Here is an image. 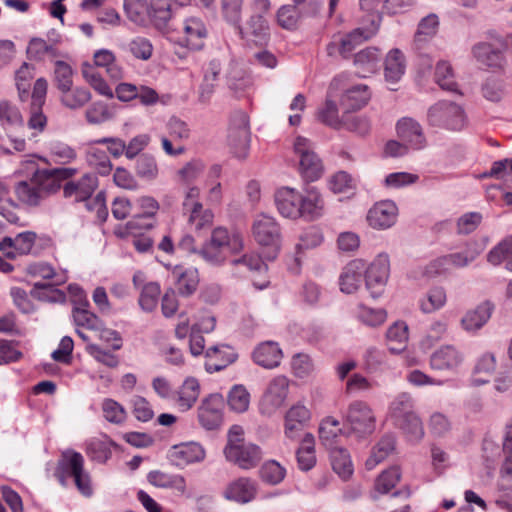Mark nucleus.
Segmentation results:
<instances>
[{"instance_id":"obj_62","label":"nucleus","mask_w":512,"mask_h":512,"mask_svg":"<svg viewBox=\"0 0 512 512\" xmlns=\"http://www.w3.org/2000/svg\"><path fill=\"white\" fill-rule=\"evenodd\" d=\"M401 473L399 467L393 466L383 471L375 481V492L386 494L400 481Z\"/></svg>"},{"instance_id":"obj_37","label":"nucleus","mask_w":512,"mask_h":512,"mask_svg":"<svg viewBox=\"0 0 512 512\" xmlns=\"http://www.w3.org/2000/svg\"><path fill=\"white\" fill-rule=\"evenodd\" d=\"M370 99V92L367 85L359 84L349 88L341 98V105L348 111L359 110L364 107Z\"/></svg>"},{"instance_id":"obj_4","label":"nucleus","mask_w":512,"mask_h":512,"mask_svg":"<svg viewBox=\"0 0 512 512\" xmlns=\"http://www.w3.org/2000/svg\"><path fill=\"white\" fill-rule=\"evenodd\" d=\"M427 122L432 127L461 131L467 126L468 120L462 106L455 102L442 100L428 109Z\"/></svg>"},{"instance_id":"obj_41","label":"nucleus","mask_w":512,"mask_h":512,"mask_svg":"<svg viewBox=\"0 0 512 512\" xmlns=\"http://www.w3.org/2000/svg\"><path fill=\"white\" fill-rule=\"evenodd\" d=\"M117 444L107 436L102 438H92L87 443L86 453L98 463H105L112 455L111 448Z\"/></svg>"},{"instance_id":"obj_63","label":"nucleus","mask_w":512,"mask_h":512,"mask_svg":"<svg viewBox=\"0 0 512 512\" xmlns=\"http://www.w3.org/2000/svg\"><path fill=\"white\" fill-rule=\"evenodd\" d=\"M73 70L71 66L61 60L55 62L54 68V83L57 89L61 92L63 90H69L73 86Z\"/></svg>"},{"instance_id":"obj_8","label":"nucleus","mask_w":512,"mask_h":512,"mask_svg":"<svg viewBox=\"0 0 512 512\" xmlns=\"http://www.w3.org/2000/svg\"><path fill=\"white\" fill-rule=\"evenodd\" d=\"M294 151L300 157L299 171L307 182L318 180L324 171L323 164L313 151L311 142L305 137H297L294 142Z\"/></svg>"},{"instance_id":"obj_51","label":"nucleus","mask_w":512,"mask_h":512,"mask_svg":"<svg viewBox=\"0 0 512 512\" xmlns=\"http://www.w3.org/2000/svg\"><path fill=\"white\" fill-rule=\"evenodd\" d=\"M91 93L83 87L70 88L61 91L60 101L65 107L76 110L85 106L91 100Z\"/></svg>"},{"instance_id":"obj_25","label":"nucleus","mask_w":512,"mask_h":512,"mask_svg":"<svg viewBox=\"0 0 512 512\" xmlns=\"http://www.w3.org/2000/svg\"><path fill=\"white\" fill-rule=\"evenodd\" d=\"M169 457L177 466L200 462L205 458V450L196 442L181 443L172 447Z\"/></svg>"},{"instance_id":"obj_17","label":"nucleus","mask_w":512,"mask_h":512,"mask_svg":"<svg viewBox=\"0 0 512 512\" xmlns=\"http://www.w3.org/2000/svg\"><path fill=\"white\" fill-rule=\"evenodd\" d=\"M208 31L204 22L198 17H189L183 23V36L179 44L190 50L199 51L204 48Z\"/></svg>"},{"instance_id":"obj_36","label":"nucleus","mask_w":512,"mask_h":512,"mask_svg":"<svg viewBox=\"0 0 512 512\" xmlns=\"http://www.w3.org/2000/svg\"><path fill=\"white\" fill-rule=\"evenodd\" d=\"M221 72V63L213 59L205 69L203 81L199 87V100L203 103L209 101L215 91L217 80Z\"/></svg>"},{"instance_id":"obj_50","label":"nucleus","mask_w":512,"mask_h":512,"mask_svg":"<svg viewBox=\"0 0 512 512\" xmlns=\"http://www.w3.org/2000/svg\"><path fill=\"white\" fill-rule=\"evenodd\" d=\"M395 449V437L393 435H385L374 447L371 456L366 460L365 466L368 470H372Z\"/></svg>"},{"instance_id":"obj_18","label":"nucleus","mask_w":512,"mask_h":512,"mask_svg":"<svg viewBox=\"0 0 512 512\" xmlns=\"http://www.w3.org/2000/svg\"><path fill=\"white\" fill-rule=\"evenodd\" d=\"M36 238V233L32 231L19 233L14 238L6 236L0 242V251L8 259L30 254Z\"/></svg>"},{"instance_id":"obj_29","label":"nucleus","mask_w":512,"mask_h":512,"mask_svg":"<svg viewBox=\"0 0 512 512\" xmlns=\"http://www.w3.org/2000/svg\"><path fill=\"white\" fill-rule=\"evenodd\" d=\"M173 15L172 0H150L149 23L157 30L166 31Z\"/></svg>"},{"instance_id":"obj_46","label":"nucleus","mask_w":512,"mask_h":512,"mask_svg":"<svg viewBox=\"0 0 512 512\" xmlns=\"http://www.w3.org/2000/svg\"><path fill=\"white\" fill-rule=\"evenodd\" d=\"M124 11L127 18L136 25L149 24V4L146 0H124Z\"/></svg>"},{"instance_id":"obj_15","label":"nucleus","mask_w":512,"mask_h":512,"mask_svg":"<svg viewBox=\"0 0 512 512\" xmlns=\"http://www.w3.org/2000/svg\"><path fill=\"white\" fill-rule=\"evenodd\" d=\"M224 454L228 461L245 470L256 467L262 459L260 447L252 443L225 446Z\"/></svg>"},{"instance_id":"obj_7","label":"nucleus","mask_w":512,"mask_h":512,"mask_svg":"<svg viewBox=\"0 0 512 512\" xmlns=\"http://www.w3.org/2000/svg\"><path fill=\"white\" fill-rule=\"evenodd\" d=\"M228 144L235 157L244 159L250 146V129L248 115L242 111L235 112L230 120Z\"/></svg>"},{"instance_id":"obj_27","label":"nucleus","mask_w":512,"mask_h":512,"mask_svg":"<svg viewBox=\"0 0 512 512\" xmlns=\"http://www.w3.org/2000/svg\"><path fill=\"white\" fill-rule=\"evenodd\" d=\"M90 303L87 299L74 301L72 308V319L76 327H83L88 330H101L103 326L102 320L92 311H90Z\"/></svg>"},{"instance_id":"obj_61","label":"nucleus","mask_w":512,"mask_h":512,"mask_svg":"<svg viewBox=\"0 0 512 512\" xmlns=\"http://www.w3.org/2000/svg\"><path fill=\"white\" fill-rule=\"evenodd\" d=\"M33 76V67L26 62L15 73L16 87L21 101H26L29 98L30 81Z\"/></svg>"},{"instance_id":"obj_53","label":"nucleus","mask_w":512,"mask_h":512,"mask_svg":"<svg viewBox=\"0 0 512 512\" xmlns=\"http://www.w3.org/2000/svg\"><path fill=\"white\" fill-rule=\"evenodd\" d=\"M148 481L160 488H174L180 492L186 489V483L181 475H170L161 471H151L148 474Z\"/></svg>"},{"instance_id":"obj_59","label":"nucleus","mask_w":512,"mask_h":512,"mask_svg":"<svg viewBox=\"0 0 512 512\" xmlns=\"http://www.w3.org/2000/svg\"><path fill=\"white\" fill-rule=\"evenodd\" d=\"M435 81L443 89L457 92L452 66L447 61H439L435 69Z\"/></svg>"},{"instance_id":"obj_52","label":"nucleus","mask_w":512,"mask_h":512,"mask_svg":"<svg viewBox=\"0 0 512 512\" xmlns=\"http://www.w3.org/2000/svg\"><path fill=\"white\" fill-rule=\"evenodd\" d=\"M134 170L139 178L146 181L155 180L159 173L155 157L148 153H143L136 158Z\"/></svg>"},{"instance_id":"obj_49","label":"nucleus","mask_w":512,"mask_h":512,"mask_svg":"<svg viewBox=\"0 0 512 512\" xmlns=\"http://www.w3.org/2000/svg\"><path fill=\"white\" fill-rule=\"evenodd\" d=\"M410 441H420L424 436L423 424L419 416L413 412L394 421Z\"/></svg>"},{"instance_id":"obj_58","label":"nucleus","mask_w":512,"mask_h":512,"mask_svg":"<svg viewBox=\"0 0 512 512\" xmlns=\"http://www.w3.org/2000/svg\"><path fill=\"white\" fill-rule=\"evenodd\" d=\"M414 402L409 393L398 394L391 402L389 411L393 421L405 417L414 412Z\"/></svg>"},{"instance_id":"obj_43","label":"nucleus","mask_w":512,"mask_h":512,"mask_svg":"<svg viewBox=\"0 0 512 512\" xmlns=\"http://www.w3.org/2000/svg\"><path fill=\"white\" fill-rule=\"evenodd\" d=\"M303 18L302 10L296 5H283L276 13L277 24L285 30L295 31Z\"/></svg>"},{"instance_id":"obj_32","label":"nucleus","mask_w":512,"mask_h":512,"mask_svg":"<svg viewBox=\"0 0 512 512\" xmlns=\"http://www.w3.org/2000/svg\"><path fill=\"white\" fill-rule=\"evenodd\" d=\"M462 361V355L451 345H446L435 351L430 358V365L435 370H452Z\"/></svg>"},{"instance_id":"obj_3","label":"nucleus","mask_w":512,"mask_h":512,"mask_svg":"<svg viewBox=\"0 0 512 512\" xmlns=\"http://www.w3.org/2000/svg\"><path fill=\"white\" fill-rule=\"evenodd\" d=\"M56 476L62 485H65L67 478L72 477L78 491L85 497L93 494L90 475L84 471V458L78 452L63 453L62 459L58 462Z\"/></svg>"},{"instance_id":"obj_55","label":"nucleus","mask_w":512,"mask_h":512,"mask_svg":"<svg viewBox=\"0 0 512 512\" xmlns=\"http://www.w3.org/2000/svg\"><path fill=\"white\" fill-rule=\"evenodd\" d=\"M160 293V285L157 282H148L144 284L141 288L138 299L141 309L148 313L154 311L157 307Z\"/></svg>"},{"instance_id":"obj_23","label":"nucleus","mask_w":512,"mask_h":512,"mask_svg":"<svg viewBox=\"0 0 512 512\" xmlns=\"http://www.w3.org/2000/svg\"><path fill=\"white\" fill-rule=\"evenodd\" d=\"M324 200L320 192L312 187L306 190L305 194H301V201L299 204L298 218H303L308 221H313L323 215Z\"/></svg>"},{"instance_id":"obj_31","label":"nucleus","mask_w":512,"mask_h":512,"mask_svg":"<svg viewBox=\"0 0 512 512\" xmlns=\"http://www.w3.org/2000/svg\"><path fill=\"white\" fill-rule=\"evenodd\" d=\"M439 25V18L435 13H430L419 21L413 40L417 50L423 49L436 36Z\"/></svg>"},{"instance_id":"obj_45","label":"nucleus","mask_w":512,"mask_h":512,"mask_svg":"<svg viewBox=\"0 0 512 512\" xmlns=\"http://www.w3.org/2000/svg\"><path fill=\"white\" fill-rule=\"evenodd\" d=\"M482 252L480 245L471 241L466 244V248L462 252L451 253L445 255L449 269L451 267L462 268L473 262Z\"/></svg>"},{"instance_id":"obj_13","label":"nucleus","mask_w":512,"mask_h":512,"mask_svg":"<svg viewBox=\"0 0 512 512\" xmlns=\"http://www.w3.org/2000/svg\"><path fill=\"white\" fill-rule=\"evenodd\" d=\"M133 207L134 213L127 222V228L130 230L153 228L155 215L160 208L158 201L151 196H142L136 200Z\"/></svg>"},{"instance_id":"obj_21","label":"nucleus","mask_w":512,"mask_h":512,"mask_svg":"<svg viewBox=\"0 0 512 512\" xmlns=\"http://www.w3.org/2000/svg\"><path fill=\"white\" fill-rule=\"evenodd\" d=\"M238 355L228 345H215L205 352V369L208 373H214L225 369L236 361Z\"/></svg>"},{"instance_id":"obj_34","label":"nucleus","mask_w":512,"mask_h":512,"mask_svg":"<svg viewBox=\"0 0 512 512\" xmlns=\"http://www.w3.org/2000/svg\"><path fill=\"white\" fill-rule=\"evenodd\" d=\"M493 306L490 302H484L475 309L469 310L461 320L462 328L468 332L481 329L492 314Z\"/></svg>"},{"instance_id":"obj_2","label":"nucleus","mask_w":512,"mask_h":512,"mask_svg":"<svg viewBox=\"0 0 512 512\" xmlns=\"http://www.w3.org/2000/svg\"><path fill=\"white\" fill-rule=\"evenodd\" d=\"M243 249L244 240L240 233H231L227 228L218 226L198 250V255L208 265L221 267L231 255L239 254Z\"/></svg>"},{"instance_id":"obj_12","label":"nucleus","mask_w":512,"mask_h":512,"mask_svg":"<svg viewBox=\"0 0 512 512\" xmlns=\"http://www.w3.org/2000/svg\"><path fill=\"white\" fill-rule=\"evenodd\" d=\"M288 389L289 380L286 376L279 375L273 378L260 400V412L264 415H272L284 404Z\"/></svg>"},{"instance_id":"obj_42","label":"nucleus","mask_w":512,"mask_h":512,"mask_svg":"<svg viewBox=\"0 0 512 512\" xmlns=\"http://www.w3.org/2000/svg\"><path fill=\"white\" fill-rule=\"evenodd\" d=\"M388 349L391 353L398 354L406 348L408 340V326L405 322L398 321L391 325L386 333Z\"/></svg>"},{"instance_id":"obj_1","label":"nucleus","mask_w":512,"mask_h":512,"mask_svg":"<svg viewBox=\"0 0 512 512\" xmlns=\"http://www.w3.org/2000/svg\"><path fill=\"white\" fill-rule=\"evenodd\" d=\"M75 168L36 169L28 180L15 183L17 200L28 207H37L61 188V181L72 178Z\"/></svg>"},{"instance_id":"obj_38","label":"nucleus","mask_w":512,"mask_h":512,"mask_svg":"<svg viewBox=\"0 0 512 512\" xmlns=\"http://www.w3.org/2000/svg\"><path fill=\"white\" fill-rule=\"evenodd\" d=\"M405 56L401 50L392 49L386 56L384 74L388 82H398L405 72Z\"/></svg>"},{"instance_id":"obj_33","label":"nucleus","mask_w":512,"mask_h":512,"mask_svg":"<svg viewBox=\"0 0 512 512\" xmlns=\"http://www.w3.org/2000/svg\"><path fill=\"white\" fill-rule=\"evenodd\" d=\"M473 54L477 61L490 68H503L505 57L503 51L490 43H479L473 47Z\"/></svg>"},{"instance_id":"obj_26","label":"nucleus","mask_w":512,"mask_h":512,"mask_svg":"<svg viewBox=\"0 0 512 512\" xmlns=\"http://www.w3.org/2000/svg\"><path fill=\"white\" fill-rule=\"evenodd\" d=\"M172 277L176 283V289L181 296L192 295L199 284L198 270L192 267L176 265L172 270Z\"/></svg>"},{"instance_id":"obj_9","label":"nucleus","mask_w":512,"mask_h":512,"mask_svg":"<svg viewBox=\"0 0 512 512\" xmlns=\"http://www.w3.org/2000/svg\"><path fill=\"white\" fill-rule=\"evenodd\" d=\"M346 422L351 432L359 437H364L374 432L376 419L369 405L358 400L348 406Z\"/></svg>"},{"instance_id":"obj_44","label":"nucleus","mask_w":512,"mask_h":512,"mask_svg":"<svg viewBox=\"0 0 512 512\" xmlns=\"http://www.w3.org/2000/svg\"><path fill=\"white\" fill-rule=\"evenodd\" d=\"M200 385L197 379L187 378L177 392V403L182 410H189L197 401Z\"/></svg>"},{"instance_id":"obj_24","label":"nucleus","mask_w":512,"mask_h":512,"mask_svg":"<svg viewBox=\"0 0 512 512\" xmlns=\"http://www.w3.org/2000/svg\"><path fill=\"white\" fill-rule=\"evenodd\" d=\"M365 271V263L362 260L355 259L350 261L343 269L339 284L342 292L346 294L354 293L361 286Z\"/></svg>"},{"instance_id":"obj_35","label":"nucleus","mask_w":512,"mask_h":512,"mask_svg":"<svg viewBox=\"0 0 512 512\" xmlns=\"http://www.w3.org/2000/svg\"><path fill=\"white\" fill-rule=\"evenodd\" d=\"M372 24V29L356 28L345 36L340 37L343 58H348L357 46L370 39L376 33L379 25H375L374 21H372Z\"/></svg>"},{"instance_id":"obj_5","label":"nucleus","mask_w":512,"mask_h":512,"mask_svg":"<svg viewBox=\"0 0 512 512\" xmlns=\"http://www.w3.org/2000/svg\"><path fill=\"white\" fill-rule=\"evenodd\" d=\"M252 233L259 245L270 248L266 259L274 260L282 242L281 228L276 219L266 214L258 215L254 220Z\"/></svg>"},{"instance_id":"obj_56","label":"nucleus","mask_w":512,"mask_h":512,"mask_svg":"<svg viewBox=\"0 0 512 512\" xmlns=\"http://www.w3.org/2000/svg\"><path fill=\"white\" fill-rule=\"evenodd\" d=\"M447 297L444 288L433 287L420 302V309L424 313H432L441 309L446 303Z\"/></svg>"},{"instance_id":"obj_6","label":"nucleus","mask_w":512,"mask_h":512,"mask_svg":"<svg viewBox=\"0 0 512 512\" xmlns=\"http://www.w3.org/2000/svg\"><path fill=\"white\" fill-rule=\"evenodd\" d=\"M183 215L187 222L196 231L210 227L213 223L214 214L210 209H204L200 202V190L198 187H189L185 193L182 203Z\"/></svg>"},{"instance_id":"obj_54","label":"nucleus","mask_w":512,"mask_h":512,"mask_svg":"<svg viewBox=\"0 0 512 512\" xmlns=\"http://www.w3.org/2000/svg\"><path fill=\"white\" fill-rule=\"evenodd\" d=\"M94 62L98 67L106 68L107 74L114 80L123 77L122 68L116 63L115 55L108 49H101L95 52Z\"/></svg>"},{"instance_id":"obj_64","label":"nucleus","mask_w":512,"mask_h":512,"mask_svg":"<svg viewBox=\"0 0 512 512\" xmlns=\"http://www.w3.org/2000/svg\"><path fill=\"white\" fill-rule=\"evenodd\" d=\"M502 449L505 458L500 469V476L512 477V419L505 427Z\"/></svg>"},{"instance_id":"obj_10","label":"nucleus","mask_w":512,"mask_h":512,"mask_svg":"<svg viewBox=\"0 0 512 512\" xmlns=\"http://www.w3.org/2000/svg\"><path fill=\"white\" fill-rule=\"evenodd\" d=\"M390 272V262L387 254H379L374 261L365 266V283L372 298L380 297L387 284Z\"/></svg>"},{"instance_id":"obj_20","label":"nucleus","mask_w":512,"mask_h":512,"mask_svg":"<svg viewBox=\"0 0 512 512\" xmlns=\"http://www.w3.org/2000/svg\"><path fill=\"white\" fill-rule=\"evenodd\" d=\"M396 129L398 137L411 148L420 150L425 147L426 138L422 126L415 119L401 118L397 122Z\"/></svg>"},{"instance_id":"obj_47","label":"nucleus","mask_w":512,"mask_h":512,"mask_svg":"<svg viewBox=\"0 0 512 512\" xmlns=\"http://www.w3.org/2000/svg\"><path fill=\"white\" fill-rule=\"evenodd\" d=\"M94 145L92 141L86 152V161L98 174L106 176L112 170V163L107 152Z\"/></svg>"},{"instance_id":"obj_40","label":"nucleus","mask_w":512,"mask_h":512,"mask_svg":"<svg viewBox=\"0 0 512 512\" xmlns=\"http://www.w3.org/2000/svg\"><path fill=\"white\" fill-rule=\"evenodd\" d=\"M298 468L309 471L316 465L315 438L311 433L305 434L301 446L296 451Z\"/></svg>"},{"instance_id":"obj_39","label":"nucleus","mask_w":512,"mask_h":512,"mask_svg":"<svg viewBox=\"0 0 512 512\" xmlns=\"http://www.w3.org/2000/svg\"><path fill=\"white\" fill-rule=\"evenodd\" d=\"M330 461L333 471L343 480H347L353 474L354 468L349 452L342 447L330 449Z\"/></svg>"},{"instance_id":"obj_30","label":"nucleus","mask_w":512,"mask_h":512,"mask_svg":"<svg viewBox=\"0 0 512 512\" xmlns=\"http://www.w3.org/2000/svg\"><path fill=\"white\" fill-rule=\"evenodd\" d=\"M282 359V351L278 344L273 341H267L259 344L253 351L254 362L267 369L277 367Z\"/></svg>"},{"instance_id":"obj_60","label":"nucleus","mask_w":512,"mask_h":512,"mask_svg":"<svg viewBox=\"0 0 512 512\" xmlns=\"http://www.w3.org/2000/svg\"><path fill=\"white\" fill-rule=\"evenodd\" d=\"M227 403L231 410L245 412L249 407L250 394L243 385H235L229 391Z\"/></svg>"},{"instance_id":"obj_28","label":"nucleus","mask_w":512,"mask_h":512,"mask_svg":"<svg viewBox=\"0 0 512 512\" xmlns=\"http://www.w3.org/2000/svg\"><path fill=\"white\" fill-rule=\"evenodd\" d=\"M257 484L246 477L231 482L225 490V497L238 503H248L256 497Z\"/></svg>"},{"instance_id":"obj_14","label":"nucleus","mask_w":512,"mask_h":512,"mask_svg":"<svg viewBox=\"0 0 512 512\" xmlns=\"http://www.w3.org/2000/svg\"><path fill=\"white\" fill-rule=\"evenodd\" d=\"M224 398L219 393H213L204 398L198 407V421L206 430L217 429L222 422Z\"/></svg>"},{"instance_id":"obj_16","label":"nucleus","mask_w":512,"mask_h":512,"mask_svg":"<svg viewBox=\"0 0 512 512\" xmlns=\"http://www.w3.org/2000/svg\"><path fill=\"white\" fill-rule=\"evenodd\" d=\"M66 180L64 185H61L63 196L74 202L89 200L98 187V177L93 173H86L76 181L70 180V178Z\"/></svg>"},{"instance_id":"obj_19","label":"nucleus","mask_w":512,"mask_h":512,"mask_svg":"<svg viewBox=\"0 0 512 512\" xmlns=\"http://www.w3.org/2000/svg\"><path fill=\"white\" fill-rule=\"evenodd\" d=\"M398 208L390 200L376 203L367 214L369 225L375 229H387L396 223Z\"/></svg>"},{"instance_id":"obj_57","label":"nucleus","mask_w":512,"mask_h":512,"mask_svg":"<svg viewBox=\"0 0 512 512\" xmlns=\"http://www.w3.org/2000/svg\"><path fill=\"white\" fill-rule=\"evenodd\" d=\"M261 480L269 485L281 483L286 476V469L275 460L266 461L259 470Z\"/></svg>"},{"instance_id":"obj_11","label":"nucleus","mask_w":512,"mask_h":512,"mask_svg":"<svg viewBox=\"0 0 512 512\" xmlns=\"http://www.w3.org/2000/svg\"><path fill=\"white\" fill-rule=\"evenodd\" d=\"M234 27L248 45L265 46L270 41V27L261 14H252L244 27L240 23Z\"/></svg>"},{"instance_id":"obj_48","label":"nucleus","mask_w":512,"mask_h":512,"mask_svg":"<svg viewBox=\"0 0 512 512\" xmlns=\"http://www.w3.org/2000/svg\"><path fill=\"white\" fill-rule=\"evenodd\" d=\"M487 261L495 266L506 261V268L512 271V235L505 237L489 251Z\"/></svg>"},{"instance_id":"obj_22","label":"nucleus","mask_w":512,"mask_h":512,"mask_svg":"<svg viewBox=\"0 0 512 512\" xmlns=\"http://www.w3.org/2000/svg\"><path fill=\"white\" fill-rule=\"evenodd\" d=\"M275 205L285 218L297 219L301 193L294 188L282 187L275 192Z\"/></svg>"}]
</instances>
